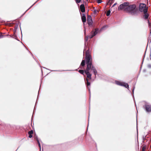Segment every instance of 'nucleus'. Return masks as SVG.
I'll use <instances>...</instances> for the list:
<instances>
[{
  "label": "nucleus",
  "instance_id": "nucleus-1",
  "mask_svg": "<svg viewBox=\"0 0 151 151\" xmlns=\"http://www.w3.org/2000/svg\"><path fill=\"white\" fill-rule=\"evenodd\" d=\"M135 5L132 4L128 5L127 6L126 12L132 15H137V14L138 10L136 9Z\"/></svg>",
  "mask_w": 151,
  "mask_h": 151
},
{
  "label": "nucleus",
  "instance_id": "nucleus-2",
  "mask_svg": "<svg viewBox=\"0 0 151 151\" xmlns=\"http://www.w3.org/2000/svg\"><path fill=\"white\" fill-rule=\"evenodd\" d=\"M85 58L86 64H92V58L89 54V51L88 50H87L86 52V56Z\"/></svg>",
  "mask_w": 151,
  "mask_h": 151
},
{
  "label": "nucleus",
  "instance_id": "nucleus-3",
  "mask_svg": "<svg viewBox=\"0 0 151 151\" xmlns=\"http://www.w3.org/2000/svg\"><path fill=\"white\" fill-rule=\"evenodd\" d=\"M143 108L146 112L150 113L151 112V105L149 103L145 102Z\"/></svg>",
  "mask_w": 151,
  "mask_h": 151
},
{
  "label": "nucleus",
  "instance_id": "nucleus-4",
  "mask_svg": "<svg viewBox=\"0 0 151 151\" xmlns=\"http://www.w3.org/2000/svg\"><path fill=\"white\" fill-rule=\"evenodd\" d=\"M87 67L85 70V73L86 74L87 77L90 79H91V75L89 73V71L91 69L92 64H86Z\"/></svg>",
  "mask_w": 151,
  "mask_h": 151
},
{
  "label": "nucleus",
  "instance_id": "nucleus-5",
  "mask_svg": "<svg viewBox=\"0 0 151 151\" xmlns=\"http://www.w3.org/2000/svg\"><path fill=\"white\" fill-rule=\"evenodd\" d=\"M129 4L128 2H124L119 5L118 8V10H120L123 9L126 12V9H127V6Z\"/></svg>",
  "mask_w": 151,
  "mask_h": 151
},
{
  "label": "nucleus",
  "instance_id": "nucleus-6",
  "mask_svg": "<svg viewBox=\"0 0 151 151\" xmlns=\"http://www.w3.org/2000/svg\"><path fill=\"white\" fill-rule=\"evenodd\" d=\"M139 10L141 12H143L144 13L147 12V8L146 7V4H141L139 5Z\"/></svg>",
  "mask_w": 151,
  "mask_h": 151
},
{
  "label": "nucleus",
  "instance_id": "nucleus-7",
  "mask_svg": "<svg viewBox=\"0 0 151 151\" xmlns=\"http://www.w3.org/2000/svg\"><path fill=\"white\" fill-rule=\"evenodd\" d=\"M116 83L119 85L123 86L127 88H129V85L127 83L124 82H122L119 81H116Z\"/></svg>",
  "mask_w": 151,
  "mask_h": 151
},
{
  "label": "nucleus",
  "instance_id": "nucleus-8",
  "mask_svg": "<svg viewBox=\"0 0 151 151\" xmlns=\"http://www.w3.org/2000/svg\"><path fill=\"white\" fill-rule=\"evenodd\" d=\"M98 32V29H95V31H92L91 32V34L89 36H88L89 38L90 39L92 38L93 36L97 34Z\"/></svg>",
  "mask_w": 151,
  "mask_h": 151
},
{
  "label": "nucleus",
  "instance_id": "nucleus-9",
  "mask_svg": "<svg viewBox=\"0 0 151 151\" xmlns=\"http://www.w3.org/2000/svg\"><path fill=\"white\" fill-rule=\"evenodd\" d=\"M87 22L88 25H91L92 24V21L91 16L88 15L87 17Z\"/></svg>",
  "mask_w": 151,
  "mask_h": 151
},
{
  "label": "nucleus",
  "instance_id": "nucleus-10",
  "mask_svg": "<svg viewBox=\"0 0 151 151\" xmlns=\"http://www.w3.org/2000/svg\"><path fill=\"white\" fill-rule=\"evenodd\" d=\"M80 9L82 12L83 13L85 12V8L84 4L81 5L80 6Z\"/></svg>",
  "mask_w": 151,
  "mask_h": 151
},
{
  "label": "nucleus",
  "instance_id": "nucleus-11",
  "mask_svg": "<svg viewBox=\"0 0 151 151\" xmlns=\"http://www.w3.org/2000/svg\"><path fill=\"white\" fill-rule=\"evenodd\" d=\"M91 70H92L94 74L95 75V76H96V74L97 73V71L96 70L95 68L94 67V66L92 65L91 66Z\"/></svg>",
  "mask_w": 151,
  "mask_h": 151
},
{
  "label": "nucleus",
  "instance_id": "nucleus-12",
  "mask_svg": "<svg viewBox=\"0 0 151 151\" xmlns=\"http://www.w3.org/2000/svg\"><path fill=\"white\" fill-rule=\"evenodd\" d=\"M82 15L81 17V19L83 23H84L86 21V18L84 14H83Z\"/></svg>",
  "mask_w": 151,
  "mask_h": 151
},
{
  "label": "nucleus",
  "instance_id": "nucleus-13",
  "mask_svg": "<svg viewBox=\"0 0 151 151\" xmlns=\"http://www.w3.org/2000/svg\"><path fill=\"white\" fill-rule=\"evenodd\" d=\"M85 60H83L81 63V66L80 67L81 69H83V66L85 65Z\"/></svg>",
  "mask_w": 151,
  "mask_h": 151
},
{
  "label": "nucleus",
  "instance_id": "nucleus-14",
  "mask_svg": "<svg viewBox=\"0 0 151 151\" xmlns=\"http://www.w3.org/2000/svg\"><path fill=\"white\" fill-rule=\"evenodd\" d=\"M17 26L16 25L15 26H14V37H15V38L16 39V38H17V35L15 34V30L16 29H17Z\"/></svg>",
  "mask_w": 151,
  "mask_h": 151
},
{
  "label": "nucleus",
  "instance_id": "nucleus-15",
  "mask_svg": "<svg viewBox=\"0 0 151 151\" xmlns=\"http://www.w3.org/2000/svg\"><path fill=\"white\" fill-rule=\"evenodd\" d=\"M144 19H147L148 17V16H149L148 14L147 13V12L145 13H144Z\"/></svg>",
  "mask_w": 151,
  "mask_h": 151
},
{
  "label": "nucleus",
  "instance_id": "nucleus-16",
  "mask_svg": "<svg viewBox=\"0 0 151 151\" xmlns=\"http://www.w3.org/2000/svg\"><path fill=\"white\" fill-rule=\"evenodd\" d=\"M86 85L87 86L88 88H89L90 86V83L89 82L88 79L87 78L86 79Z\"/></svg>",
  "mask_w": 151,
  "mask_h": 151
},
{
  "label": "nucleus",
  "instance_id": "nucleus-17",
  "mask_svg": "<svg viewBox=\"0 0 151 151\" xmlns=\"http://www.w3.org/2000/svg\"><path fill=\"white\" fill-rule=\"evenodd\" d=\"M0 125L3 127L5 126L6 124L4 123L3 122L1 121L0 120Z\"/></svg>",
  "mask_w": 151,
  "mask_h": 151
},
{
  "label": "nucleus",
  "instance_id": "nucleus-18",
  "mask_svg": "<svg viewBox=\"0 0 151 151\" xmlns=\"http://www.w3.org/2000/svg\"><path fill=\"white\" fill-rule=\"evenodd\" d=\"M8 35H3L2 33H0V39L3 38L4 37H5L6 36H7Z\"/></svg>",
  "mask_w": 151,
  "mask_h": 151
},
{
  "label": "nucleus",
  "instance_id": "nucleus-19",
  "mask_svg": "<svg viewBox=\"0 0 151 151\" xmlns=\"http://www.w3.org/2000/svg\"><path fill=\"white\" fill-rule=\"evenodd\" d=\"M111 13V11L110 10H109L107 12L106 14V15L107 16H109L110 14Z\"/></svg>",
  "mask_w": 151,
  "mask_h": 151
},
{
  "label": "nucleus",
  "instance_id": "nucleus-20",
  "mask_svg": "<svg viewBox=\"0 0 151 151\" xmlns=\"http://www.w3.org/2000/svg\"><path fill=\"white\" fill-rule=\"evenodd\" d=\"M79 72L82 74H83L84 73V70H79Z\"/></svg>",
  "mask_w": 151,
  "mask_h": 151
},
{
  "label": "nucleus",
  "instance_id": "nucleus-21",
  "mask_svg": "<svg viewBox=\"0 0 151 151\" xmlns=\"http://www.w3.org/2000/svg\"><path fill=\"white\" fill-rule=\"evenodd\" d=\"M99 12L98 11L95 9H94L93 10V13L95 14H96L97 13Z\"/></svg>",
  "mask_w": 151,
  "mask_h": 151
},
{
  "label": "nucleus",
  "instance_id": "nucleus-22",
  "mask_svg": "<svg viewBox=\"0 0 151 151\" xmlns=\"http://www.w3.org/2000/svg\"><path fill=\"white\" fill-rule=\"evenodd\" d=\"M33 133V131L32 130H31L28 132V134H32Z\"/></svg>",
  "mask_w": 151,
  "mask_h": 151
},
{
  "label": "nucleus",
  "instance_id": "nucleus-23",
  "mask_svg": "<svg viewBox=\"0 0 151 151\" xmlns=\"http://www.w3.org/2000/svg\"><path fill=\"white\" fill-rule=\"evenodd\" d=\"M75 1L77 4H78L81 2V0H75Z\"/></svg>",
  "mask_w": 151,
  "mask_h": 151
},
{
  "label": "nucleus",
  "instance_id": "nucleus-24",
  "mask_svg": "<svg viewBox=\"0 0 151 151\" xmlns=\"http://www.w3.org/2000/svg\"><path fill=\"white\" fill-rule=\"evenodd\" d=\"M37 142L38 143V145L40 147V149L41 150V146H40V143L39 140H38Z\"/></svg>",
  "mask_w": 151,
  "mask_h": 151
},
{
  "label": "nucleus",
  "instance_id": "nucleus-25",
  "mask_svg": "<svg viewBox=\"0 0 151 151\" xmlns=\"http://www.w3.org/2000/svg\"><path fill=\"white\" fill-rule=\"evenodd\" d=\"M88 38L89 37H88V36H86L85 38V41H87L88 40Z\"/></svg>",
  "mask_w": 151,
  "mask_h": 151
},
{
  "label": "nucleus",
  "instance_id": "nucleus-26",
  "mask_svg": "<svg viewBox=\"0 0 151 151\" xmlns=\"http://www.w3.org/2000/svg\"><path fill=\"white\" fill-rule=\"evenodd\" d=\"M35 139H36L37 141V142L38 140H39L38 138V137L37 136H36V135H35Z\"/></svg>",
  "mask_w": 151,
  "mask_h": 151
},
{
  "label": "nucleus",
  "instance_id": "nucleus-27",
  "mask_svg": "<svg viewBox=\"0 0 151 151\" xmlns=\"http://www.w3.org/2000/svg\"><path fill=\"white\" fill-rule=\"evenodd\" d=\"M146 149V147L145 146H143L142 147V151H144Z\"/></svg>",
  "mask_w": 151,
  "mask_h": 151
},
{
  "label": "nucleus",
  "instance_id": "nucleus-28",
  "mask_svg": "<svg viewBox=\"0 0 151 151\" xmlns=\"http://www.w3.org/2000/svg\"><path fill=\"white\" fill-rule=\"evenodd\" d=\"M102 2V0H97V2L99 3H100Z\"/></svg>",
  "mask_w": 151,
  "mask_h": 151
},
{
  "label": "nucleus",
  "instance_id": "nucleus-29",
  "mask_svg": "<svg viewBox=\"0 0 151 151\" xmlns=\"http://www.w3.org/2000/svg\"><path fill=\"white\" fill-rule=\"evenodd\" d=\"M148 25H149V26L150 27V25H151V23H150V22H149V20H148Z\"/></svg>",
  "mask_w": 151,
  "mask_h": 151
},
{
  "label": "nucleus",
  "instance_id": "nucleus-30",
  "mask_svg": "<svg viewBox=\"0 0 151 151\" xmlns=\"http://www.w3.org/2000/svg\"><path fill=\"white\" fill-rule=\"evenodd\" d=\"M108 27V26L107 25H105L104 26L103 28H102V29H104V28H107Z\"/></svg>",
  "mask_w": 151,
  "mask_h": 151
},
{
  "label": "nucleus",
  "instance_id": "nucleus-31",
  "mask_svg": "<svg viewBox=\"0 0 151 151\" xmlns=\"http://www.w3.org/2000/svg\"><path fill=\"white\" fill-rule=\"evenodd\" d=\"M29 137L30 138H31L32 137V134H29Z\"/></svg>",
  "mask_w": 151,
  "mask_h": 151
},
{
  "label": "nucleus",
  "instance_id": "nucleus-32",
  "mask_svg": "<svg viewBox=\"0 0 151 151\" xmlns=\"http://www.w3.org/2000/svg\"><path fill=\"white\" fill-rule=\"evenodd\" d=\"M116 3H115L114 4V5L112 6V7L114 6L115 5H116Z\"/></svg>",
  "mask_w": 151,
  "mask_h": 151
},
{
  "label": "nucleus",
  "instance_id": "nucleus-33",
  "mask_svg": "<svg viewBox=\"0 0 151 151\" xmlns=\"http://www.w3.org/2000/svg\"><path fill=\"white\" fill-rule=\"evenodd\" d=\"M84 33L85 34L86 32V29H84Z\"/></svg>",
  "mask_w": 151,
  "mask_h": 151
},
{
  "label": "nucleus",
  "instance_id": "nucleus-34",
  "mask_svg": "<svg viewBox=\"0 0 151 151\" xmlns=\"http://www.w3.org/2000/svg\"><path fill=\"white\" fill-rule=\"evenodd\" d=\"M143 140H145V137H143Z\"/></svg>",
  "mask_w": 151,
  "mask_h": 151
},
{
  "label": "nucleus",
  "instance_id": "nucleus-35",
  "mask_svg": "<svg viewBox=\"0 0 151 151\" xmlns=\"http://www.w3.org/2000/svg\"><path fill=\"white\" fill-rule=\"evenodd\" d=\"M10 27L11 26V23H10Z\"/></svg>",
  "mask_w": 151,
  "mask_h": 151
},
{
  "label": "nucleus",
  "instance_id": "nucleus-36",
  "mask_svg": "<svg viewBox=\"0 0 151 151\" xmlns=\"http://www.w3.org/2000/svg\"><path fill=\"white\" fill-rule=\"evenodd\" d=\"M89 116L88 117V121H89Z\"/></svg>",
  "mask_w": 151,
  "mask_h": 151
},
{
  "label": "nucleus",
  "instance_id": "nucleus-37",
  "mask_svg": "<svg viewBox=\"0 0 151 151\" xmlns=\"http://www.w3.org/2000/svg\"><path fill=\"white\" fill-rule=\"evenodd\" d=\"M90 98H91V96H90V97H89V99H90Z\"/></svg>",
  "mask_w": 151,
  "mask_h": 151
},
{
  "label": "nucleus",
  "instance_id": "nucleus-38",
  "mask_svg": "<svg viewBox=\"0 0 151 151\" xmlns=\"http://www.w3.org/2000/svg\"><path fill=\"white\" fill-rule=\"evenodd\" d=\"M10 37H11V35H10Z\"/></svg>",
  "mask_w": 151,
  "mask_h": 151
},
{
  "label": "nucleus",
  "instance_id": "nucleus-39",
  "mask_svg": "<svg viewBox=\"0 0 151 151\" xmlns=\"http://www.w3.org/2000/svg\"><path fill=\"white\" fill-rule=\"evenodd\" d=\"M150 59H151V56H150Z\"/></svg>",
  "mask_w": 151,
  "mask_h": 151
},
{
  "label": "nucleus",
  "instance_id": "nucleus-40",
  "mask_svg": "<svg viewBox=\"0 0 151 151\" xmlns=\"http://www.w3.org/2000/svg\"><path fill=\"white\" fill-rule=\"evenodd\" d=\"M38 96H37V98H38Z\"/></svg>",
  "mask_w": 151,
  "mask_h": 151
},
{
  "label": "nucleus",
  "instance_id": "nucleus-41",
  "mask_svg": "<svg viewBox=\"0 0 151 151\" xmlns=\"http://www.w3.org/2000/svg\"><path fill=\"white\" fill-rule=\"evenodd\" d=\"M134 90V89H133V92Z\"/></svg>",
  "mask_w": 151,
  "mask_h": 151
},
{
  "label": "nucleus",
  "instance_id": "nucleus-42",
  "mask_svg": "<svg viewBox=\"0 0 151 151\" xmlns=\"http://www.w3.org/2000/svg\"><path fill=\"white\" fill-rule=\"evenodd\" d=\"M150 67H151V65H150Z\"/></svg>",
  "mask_w": 151,
  "mask_h": 151
},
{
  "label": "nucleus",
  "instance_id": "nucleus-43",
  "mask_svg": "<svg viewBox=\"0 0 151 151\" xmlns=\"http://www.w3.org/2000/svg\"><path fill=\"white\" fill-rule=\"evenodd\" d=\"M86 0L87 1H88V0Z\"/></svg>",
  "mask_w": 151,
  "mask_h": 151
}]
</instances>
